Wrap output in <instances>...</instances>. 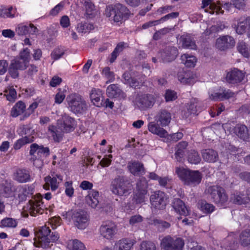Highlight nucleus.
<instances>
[{"label":"nucleus","mask_w":250,"mask_h":250,"mask_svg":"<svg viewBox=\"0 0 250 250\" xmlns=\"http://www.w3.org/2000/svg\"><path fill=\"white\" fill-rule=\"evenodd\" d=\"M154 118L156 123H149V131L160 137H166L168 136V132L162 127H165L169 124L171 120V113L166 109H161L157 112Z\"/></svg>","instance_id":"nucleus-1"},{"label":"nucleus","mask_w":250,"mask_h":250,"mask_svg":"<svg viewBox=\"0 0 250 250\" xmlns=\"http://www.w3.org/2000/svg\"><path fill=\"white\" fill-rule=\"evenodd\" d=\"M59 238L57 232H51L49 227L44 226L36 234V237L34 238V244L36 247L47 249L50 248L52 245L51 243L55 242Z\"/></svg>","instance_id":"nucleus-2"},{"label":"nucleus","mask_w":250,"mask_h":250,"mask_svg":"<svg viewBox=\"0 0 250 250\" xmlns=\"http://www.w3.org/2000/svg\"><path fill=\"white\" fill-rule=\"evenodd\" d=\"M128 14V8L120 3L107 6L104 11L105 16L111 21H113L115 22L121 21L124 18L127 17Z\"/></svg>","instance_id":"nucleus-3"},{"label":"nucleus","mask_w":250,"mask_h":250,"mask_svg":"<svg viewBox=\"0 0 250 250\" xmlns=\"http://www.w3.org/2000/svg\"><path fill=\"white\" fill-rule=\"evenodd\" d=\"M176 173L185 185L194 187L201 181L202 175L199 171H192L183 167H177Z\"/></svg>","instance_id":"nucleus-4"},{"label":"nucleus","mask_w":250,"mask_h":250,"mask_svg":"<svg viewBox=\"0 0 250 250\" xmlns=\"http://www.w3.org/2000/svg\"><path fill=\"white\" fill-rule=\"evenodd\" d=\"M66 100L70 110L75 114H82L87 109V104L80 95L71 94L67 96Z\"/></svg>","instance_id":"nucleus-5"},{"label":"nucleus","mask_w":250,"mask_h":250,"mask_svg":"<svg viewBox=\"0 0 250 250\" xmlns=\"http://www.w3.org/2000/svg\"><path fill=\"white\" fill-rule=\"evenodd\" d=\"M206 192L210 196L212 201L218 206H222L228 201V196L225 190L220 186H210L206 190Z\"/></svg>","instance_id":"nucleus-6"},{"label":"nucleus","mask_w":250,"mask_h":250,"mask_svg":"<svg viewBox=\"0 0 250 250\" xmlns=\"http://www.w3.org/2000/svg\"><path fill=\"white\" fill-rule=\"evenodd\" d=\"M66 214L71 217L75 226L78 229H84L88 226L89 216L86 211L83 210H71Z\"/></svg>","instance_id":"nucleus-7"},{"label":"nucleus","mask_w":250,"mask_h":250,"mask_svg":"<svg viewBox=\"0 0 250 250\" xmlns=\"http://www.w3.org/2000/svg\"><path fill=\"white\" fill-rule=\"evenodd\" d=\"M130 187V183L125 177L118 176L112 180L110 189L113 194L123 196L127 193Z\"/></svg>","instance_id":"nucleus-8"},{"label":"nucleus","mask_w":250,"mask_h":250,"mask_svg":"<svg viewBox=\"0 0 250 250\" xmlns=\"http://www.w3.org/2000/svg\"><path fill=\"white\" fill-rule=\"evenodd\" d=\"M42 200V197L39 193L34 196L29 200L27 208L31 216H35L37 214H41L43 213L45 206Z\"/></svg>","instance_id":"nucleus-9"},{"label":"nucleus","mask_w":250,"mask_h":250,"mask_svg":"<svg viewBox=\"0 0 250 250\" xmlns=\"http://www.w3.org/2000/svg\"><path fill=\"white\" fill-rule=\"evenodd\" d=\"M184 244V241L182 239H174L167 235L162 239L160 247L162 249L165 250H182Z\"/></svg>","instance_id":"nucleus-10"},{"label":"nucleus","mask_w":250,"mask_h":250,"mask_svg":"<svg viewBox=\"0 0 250 250\" xmlns=\"http://www.w3.org/2000/svg\"><path fill=\"white\" fill-rule=\"evenodd\" d=\"M100 235L104 239L111 240L117 233L118 228L115 223L111 221L103 222L99 229Z\"/></svg>","instance_id":"nucleus-11"},{"label":"nucleus","mask_w":250,"mask_h":250,"mask_svg":"<svg viewBox=\"0 0 250 250\" xmlns=\"http://www.w3.org/2000/svg\"><path fill=\"white\" fill-rule=\"evenodd\" d=\"M167 198L163 191L154 192L150 197L151 207L156 209H163L167 204Z\"/></svg>","instance_id":"nucleus-12"},{"label":"nucleus","mask_w":250,"mask_h":250,"mask_svg":"<svg viewBox=\"0 0 250 250\" xmlns=\"http://www.w3.org/2000/svg\"><path fill=\"white\" fill-rule=\"evenodd\" d=\"M155 102L154 96L150 94H140L136 98V104L142 109L150 108L154 105Z\"/></svg>","instance_id":"nucleus-13"},{"label":"nucleus","mask_w":250,"mask_h":250,"mask_svg":"<svg viewBox=\"0 0 250 250\" xmlns=\"http://www.w3.org/2000/svg\"><path fill=\"white\" fill-rule=\"evenodd\" d=\"M245 77V74L241 70L234 68L229 70L227 73L225 79L227 83L236 84L241 83Z\"/></svg>","instance_id":"nucleus-14"},{"label":"nucleus","mask_w":250,"mask_h":250,"mask_svg":"<svg viewBox=\"0 0 250 250\" xmlns=\"http://www.w3.org/2000/svg\"><path fill=\"white\" fill-rule=\"evenodd\" d=\"M178 54V51L174 46H166L158 53L163 62H170L174 60Z\"/></svg>","instance_id":"nucleus-15"},{"label":"nucleus","mask_w":250,"mask_h":250,"mask_svg":"<svg viewBox=\"0 0 250 250\" xmlns=\"http://www.w3.org/2000/svg\"><path fill=\"white\" fill-rule=\"evenodd\" d=\"M203 8L206 12L210 14L216 13V15L223 14L224 11L222 10L220 2L216 3L214 0H202Z\"/></svg>","instance_id":"nucleus-16"},{"label":"nucleus","mask_w":250,"mask_h":250,"mask_svg":"<svg viewBox=\"0 0 250 250\" xmlns=\"http://www.w3.org/2000/svg\"><path fill=\"white\" fill-rule=\"evenodd\" d=\"M45 184L43 187L44 189H49L50 187L52 191L56 190L59 184L62 181V176L60 174H56L52 175V177L48 176L44 178Z\"/></svg>","instance_id":"nucleus-17"},{"label":"nucleus","mask_w":250,"mask_h":250,"mask_svg":"<svg viewBox=\"0 0 250 250\" xmlns=\"http://www.w3.org/2000/svg\"><path fill=\"white\" fill-rule=\"evenodd\" d=\"M235 45L234 39L229 36H223L216 40V47L220 50H226Z\"/></svg>","instance_id":"nucleus-18"},{"label":"nucleus","mask_w":250,"mask_h":250,"mask_svg":"<svg viewBox=\"0 0 250 250\" xmlns=\"http://www.w3.org/2000/svg\"><path fill=\"white\" fill-rule=\"evenodd\" d=\"M58 125L63 133H68L73 131L75 125L74 120L67 116L62 117L58 122Z\"/></svg>","instance_id":"nucleus-19"},{"label":"nucleus","mask_w":250,"mask_h":250,"mask_svg":"<svg viewBox=\"0 0 250 250\" xmlns=\"http://www.w3.org/2000/svg\"><path fill=\"white\" fill-rule=\"evenodd\" d=\"M30 154L32 156L41 158L46 157L49 155V149L47 147L39 146L34 143L30 146Z\"/></svg>","instance_id":"nucleus-20"},{"label":"nucleus","mask_w":250,"mask_h":250,"mask_svg":"<svg viewBox=\"0 0 250 250\" xmlns=\"http://www.w3.org/2000/svg\"><path fill=\"white\" fill-rule=\"evenodd\" d=\"M106 94L110 98H119L120 99H125L126 96V94L119 86L115 84H110L107 87Z\"/></svg>","instance_id":"nucleus-21"},{"label":"nucleus","mask_w":250,"mask_h":250,"mask_svg":"<svg viewBox=\"0 0 250 250\" xmlns=\"http://www.w3.org/2000/svg\"><path fill=\"white\" fill-rule=\"evenodd\" d=\"M234 132L240 139L245 141H250V129L244 125L238 124L234 127Z\"/></svg>","instance_id":"nucleus-22"},{"label":"nucleus","mask_w":250,"mask_h":250,"mask_svg":"<svg viewBox=\"0 0 250 250\" xmlns=\"http://www.w3.org/2000/svg\"><path fill=\"white\" fill-rule=\"evenodd\" d=\"M250 27V16H242L237 20L236 32L239 34L245 33Z\"/></svg>","instance_id":"nucleus-23"},{"label":"nucleus","mask_w":250,"mask_h":250,"mask_svg":"<svg viewBox=\"0 0 250 250\" xmlns=\"http://www.w3.org/2000/svg\"><path fill=\"white\" fill-rule=\"evenodd\" d=\"M63 134L58 125L57 126L51 125L48 127L47 134L55 142H60L62 140Z\"/></svg>","instance_id":"nucleus-24"},{"label":"nucleus","mask_w":250,"mask_h":250,"mask_svg":"<svg viewBox=\"0 0 250 250\" xmlns=\"http://www.w3.org/2000/svg\"><path fill=\"white\" fill-rule=\"evenodd\" d=\"M235 93L229 89H223L221 92L209 94V99L213 101H223L234 97Z\"/></svg>","instance_id":"nucleus-25"},{"label":"nucleus","mask_w":250,"mask_h":250,"mask_svg":"<svg viewBox=\"0 0 250 250\" xmlns=\"http://www.w3.org/2000/svg\"><path fill=\"white\" fill-rule=\"evenodd\" d=\"M127 167L130 172L134 175H143L145 173L143 164L138 161L129 162Z\"/></svg>","instance_id":"nucleus-26"},{"label":"nucleus","mask_w":250,"mask_h":250,"mask_svg":"<svg viewBox=\"0 0 250 250\" xmlns=\"http://www.w3.org/2000/svg\"><path fill=\"white\" fill-rule=\"evenodd\" d=\"M172 207L178 213L187 216L188 214V210L184 203L179 198H175L172 202Z\"/></svg>","instance_id":"nucleus-27"},{"label":"nucleus","mask_w":250,"mask_h":250,"mask_svg":"<svg viewBox=\"0 0 250 250\" xmlns=\"http://www.w3.org/2000/svg\"><path fill=\"white\" fill-rule=\"evenodd\" d=\"M201 153L203 160L208 163H214L218 159V153L213 149H203Z\"/></svg>","instance_id":"nucleus-28"},{"label":"nucleus","mask_w":250,"mask_h":250,"mask_svg":"<svg viewBox=\"0 0 250 250\" xmlns=\"http://www.w3.org/2000/svg\"><path fill=\"white\" fill-rule=\"evenodd\" d=\"M188 145L186 141H181L178 143L175 147V157L178 162H182L185 155V150Z\"/></svg>","instance_id":"nucleus-29"},{"label":"nucleus","mask_w":250,"mask_h":250,"mask_svg":"<svg viewBox=\"0 0 250 250\" xmlns=\"http://www.w3.org/2000/svg\"><path fill=\"white\" fill-rule=\"evenodd\" d=\"M90 98L94 105L97 106L102 105L103 100L101 102V99L102 98V92L100 89L92 88L90 93Z\"/></svg>","instance_id":"nucleus-30"},{"label":"nucleus","mask_w":250,"mask_h":250,"mask_svg":"<svg viewBox=\"0 0 250 250\" xmlns=\"http://www.w3.org/2000/svg\"><path fill=\"white\" fill-rule=\"evenodd\" d=\"M99 193L97 191H90L86 197L87 203L93 208H96L99 204Z\"/></svg>","instance_id":"nucleus-31"},{"label":"nucleus","mask_w":250,"mask_h":250,"mask_svg":"<svg viewBox=\"0 0 250 250\" xmlns=\"http://www.w3.org/2000/svg\"><path fill=\"white\" fill-rule=\"evenodd\" d=\"M133 243L131 240L123 239L117 241L114 246V250H130Z\"/></svg>","instance_id":"nucleus-32"},{"label":"nucleus","mask_w":250,"mask_h":250,"mask_svg":"<svg viewBox=\"0 0 250 250\" xmlns=\"http://www.w3.org/2000/svg\"><path fill=\"white\" fill-rule=\"evenodd\" d=\"M30 175L28 171L20 169L15 173V179L20 183H25L30 180Z\"/></svg>","instance_id":"nucleus-33"},{"label":"nucleus","mask_w":250,"mask_h":250,"mask_svg":"<svg viewBox=\"0 0 250 250\" xmlns=\"http://www.w3.org/2000/svg\"><path fill=\"white\" fill-rule=\"evenodd\" d=\"M123 78L124 83L129 84L132 87H140L142 84V80H141V82H139L136 79L132 78L129 72H125L123 75Z\"/></svg>","instance_id":"nucleus-34"},{"label":"nucleus","mask_w":250,"mask_h":250,"mask_svg":"<svg viewBox=\"0 0 250 250\" xmlns=\"http://www.w3.org/2000/svg\"><path fill=\"white\" fill-rule=\"evenodd\" d=\"M26 109V105L24 102L21 101L18 102L12 107L11 110V116L13 117H17L22 114Z\"/></svg>","instance_id":"nucleus-35"},{"label":"nucleus","mask_w":250,"mask_h":250,"mask_svg":"<svg viewBox=\"0 0 250 250\" xmlns=\"http://www.w3.org/2000/svg\"><path fill=\"white\" fill-rule=\"evenodd\" d=\"M85 15L87 18H94L98 13L94 4L90 1H85L84 3Z\"/></svg>","instance_id":"nucleus-36"},{"label":"nucleus","mask_w":250,"mask_h":250,"mask_svg":"<svg viewBox=\"0 0 250 250\" xmlns=\"http://www.w3.org/2000/svg\"><path fill=\"white\" fill-rule=\"evenodd\" d=\"M94 28V26L93 24L82 22L77 24L76 30L78 33L83 35V34L89 33Z\"/></svg>","instance_id":"nucleus-37"},{"label":"nucleus","mask_w":250,"mask_h":250,"mask_svg":"<svg viewBox=\"0 0 250 250\" xmlns=\"http://www.w3.org/2000/svg\"><path fill=\"white\" fill-rule=\"evenodd\" d=\"M33 188L31 187H20L18 188V197L21 201L25 200L27 196L33 193Z\"/></svg>","instance_id":"nucleus-38"},{"label":"nucleus","mask_w":250,"mask_h":250,"mask_svg":"<svg viewBox=\"0 0 250 250\" xmlns=\"http://www.w3.org/2000/svg\"><path fill=\"white\" fill-rule=\"evenodd\" d=\"M182 42V46L183 48L189 49H194L196 48V44L191 37L188 35L183 36L181 37Z\"/></svg>","instance_id":"nucleus-39"},{"label":"nucleus","mask_w":250,"mask_h":250,"mask_svg":"<svg viewBox=\"0 0 250 250\" xmlns=\"http://www.w3.org/2000/svg\"><path fill=\"white\" fill-rule=\"evenodd\" d=\"M181 60L182 63L189 67H194L197 61L195 57L188 54L182 55L181 57Z\"/></svg>","instance_id":"nucleus-40"},{"label":"nucleus","mask_w":250,"mask_h":250,"mask_svg":"<svg viewBox=\"0 0 250 250\" xmlns=\"http://www.w3.org/2000/svg\"><path fill=\"white\" fill-rule=\"evenodd\" d=\"M231 199L234 203L238 205L245 204L249 202L247 195L239 192L234 194L231 197Z\"/></svg>","instance_id":"nucleus-41"},{"label":"nucleus","mask_w":250,"mask_h":250,"mask_svg":"<svg viewBox=\"0 0 250 250\" xmlns=\"http://www.w3.org/2000/svg\"><path fill=\"white\" fill-rule=\"evenodd\" d=\"M240 242L242 246L250 248V229L245 230L241 233Z\"/></svg>","instance_id":"nucleus-42"},{"label":"nucleus","mask_w":250,"mask_h":250,"mask_svg":"<svg viewBox=\"0 0 250 250\" xmlns=\"http://www.w3.org/2000/svg\"><path fill=\"white\" fill-rule=\"evenodd\" d=\"M201 159L198 152L194 150L188 151V161L192 164H198L200 163Z\"/></svg>","instance_id":"nucleus-43"},{"label":"nucleus","mask_w":250,"mask_h":250,"mask_svg":"<svg viewBox=\"0 0 250 250\" xmlns=\"http://www.w3.org/2000/svg\"><path fill=\"white\" fill-rule=\"evenodd\" d=\"M33 137L30 136H25L16 141L14 144V148L16 150L20 149L23 145L33 142Z\"/></svg>","instance_id":"nucleus-44"},{"label":"nucleus","mask_w":250,"mask_h":250,"mask_svg":"<svg viewBox=\"0 0 250 250\" xmlns=\"http://www.w3.org/2000/svg\"><path fill=\"white\" fill-rule=\"evenodd\" d=\"M198 101L194 99H192L187 105V108L188 112L190 114H196L199 109L198 108Z\"/></svg>","instance_id":"nucleus-45"},{"label":"nucleus","mask_w":250,"mask_h":250,"mask_svg":"<svg viewBox=\"0 0 250 250\" xmlns=\"http://www.w3.org/2000/svg\"><path fill=\"white\" fill-rule=\"evenodd\" d=\"M237 50L244 57L249 58L250 56V52L248 50V45L246 43L243 41L239 42L237 46Z\"/></svg>","instance_id":"nucleus-46"},{"label":"nucleus","mask_w":250,"mask_h":250,"mask_svg":"<svg viewBox=\"0 0 250 250\" xmlns=\"http://www.w3.org/2000/svg\"><path fill=\"white\" fill-rule=\"evenodd\" d=\"M102 75L107 80L106 83H111L115 80V75L113 71L110 70L109 67H105L103 68L102 71Z\"/></svg>","instance_id":"nucleus-47"},{"label":"nucleus","mask_w":250,"mask_h":250,"mask_svg":"<svg viewBox=\"0 0 250 250\" xmlns=\"http://www.w3.org/2000/svg\"><path fill=\"white\" fill-rule=\"evenodd\" d=\"M17 225L16 220L7 217L1 220L0 226L2 228H15Z\"/></svg>","instance_id":"nucleus-48"},{"label":"nucleus","mask_w":250,"mask_h":250,"mask_svg":"<svg viewBox=\"0 0 250 250\" xmlns=\"http://www.w3.org/2000/svg\"><path fill=\"white\" fill-rule=\"evenodd\" d=\"M178 78L181 83L184 84H191L193 83V78H190L189 75L188 73H178Z\"/></svg>","instance_id":"nucleus-49"},{"label":"nucleus","mask_w":250,"mask_h":250,"mask_svg":"<svg viewBox=\"0 0 250 250\" xmlns=\"http://www.w3.org/2000/svg\"><path fill=\"white\" fill-rule=\"evenodd\" d=\"M10 64L19 70H23L28 67V65L23 61L20 60L17 58L12 60Z\"/></svg>","instance_id":"nucleus-50"},{"label":"nucleus","mask_w":250,"mask_h":250,"mask_svg":"<svg viewBox=\"0 0 250 250\" xmlns=\"http://www.w3.org/2000/svg\"><path fill=\"white\" fill-rule=\"evenodd\" d=\"M4 94L8 101L14 102L17 98V92L15 89L12 87H9L6 89L4 91Z\"/></svg>","instance_id":"nucleus-51"},{"label":"nucleus","mask_w":250,"mask_h":250,"mask_svg":"<svg viewBox=\"0 0 250 250\" xmlns=\"http://www.w3.org/2000/svg\"><path fill=\"white\" fill-rule=\"evenodd\" d=\"M0 191L1 194L4 196L6 197H9L12 193L11 184L6 181L5 184L1 186L0 188Z\"/></svg>","instance_id":"nucleus-52"},{"label":"nucleus","mask_w":250,"mask_h":250,"mask_svg":"<svg viewBox=\"0 0 250 250\" xmlns=\"http://www.w3.org/2000/svg\"><path fill=\"white\" fill-rule=\"evenodd\" d=\"M215 207L211 204L206 201H202L201 203V209L205 213H211L215 210Z\"/></svg>","instance_id":"nucleus-53"},{"label":"nucleus","mask_w":250,"mask_h":250,"mask_svg":"<svg viewBox=\"0 0 250 250\" xmlns=\"http://www.w3.org/2000/svg\"><path fill=\"white\" fill-rule=\"evenodd\" d=\"M156 247L154 243L151 241H143L140 246L139 250H156Z\"/></svg>","instance_id":"nucleus-54"},{"label":"nucleus","mask_w":250,"mask_h":250,"mask_svg":"<svg viewBox=\"0 0 250 250\" xmlns=\"http://www.w3.org/2000/svg\"><path fill=\"white\" fill-rule=\"evenodd\" d=\"M147 192V190L136 191L135 199L137 203H142L146 201V195Z\"/></svg>","instance_id":"nucleus-55"},{"label":"nucleus","mask_w":250,"mask_h":250,"mask_svg":"<svg viewBox=\"0 0 250 250\" xmlns=\"http://www.w3.org/2000/svg\"><path fill=\"white\" fill-rule=\"evenodd\" d=\"M151 71L150 70V66L148 64H144L142 66V73L143 74L141 75V76L140 77L139 75H135V77L140 80L139 82H141V80H142V83H143V81L144 80V77L146 76H149Z\"/></svg>","instance_id":"nucleus-56"},{"label":"nucleus","mask_w":250,"mask_h":250,"mask_svg":"<svg viewBox=\"0 0 250 250\" xmlns=\"http://www.w3.org/2000/svg\"><path fill=\"white\" fill-rule=\"evenodd\" d=\"M171 30V28H164L156 31L153 35V39L154 40H158L162 38L163 36L169 33Z\"/></svg>","instance_id":"nucleus-57"},{"label":"nucleus","mask_w":250,"mask_h":250,"mask_svg":"<svg viewBox=\"0 0 250 250\" xmlns=\"http://www.w3.org/2000/svg\"><path fill=\"white\" fill-rule=\"evenodd\" d=\"M248 0H232L233 5L239 10H244L246 7Z\"/></svg>","instance_id":"nucleus-58"},{"label":"nucleus","mask_w":250,"mask_h":250,"mask_svg":"<svg viewBox=\"0 0 250 250\" xmlns=\"http://www.w3.org/2000/svg\"><path fill=\"white\" fill-rule=\"evenodd\" d=\"M64 186L66 195L69 197H72L74 192V189L72 187V182L71 181L66 182L64 183Z\"/></svg>","instance_id":"nucleus-59"},{"label":"nucleus","mask_w":250,"mask_h":250,"mask_svg":"<svg viewBox=\"0 0 250 250\" xmlns=\"http://www.w3.org/2000/svg\"><path fill=\"white\" fill-rule=\"evenodd\" d=\"M29 51L27 48L24 49L21 52L19 57H17L20 60L23 61L26 64L28 65L29 62Z\"/></svg>","instance_id":"nucleus-60"},{"label":"nucleus","mask_w":250,"mask_h":250,"mask_svg":"<svg viewBox=\"0 0 250 250\" xmlns=\"http://www.w3.org/2000/svg\"><path fill=\"white\" fill-rule=\"evenodd\" d=\"M64 53V51L63 49L59 48H56L51 53V58L54 60H58L63 55Z\"/></svg>","instance_id":"nucleus-61"},{"label":"nucleus","mask_w":250,"mask_h":250,"mask_svg":"<svg viewBox=\"0 0 250 250\" xmlns=\"http://www.w3.org/2000/svg\"><path fill=\"white\" fill-rule=\"evenodd\" d=\"M147 184L144 178H141L137 183V191L147 190Z\"/></svg>","instance_id":"nucleus-62"},{"label":"nucleus","mask_w":250,"mask_h":250,"mask_svg":"<svg viewBox=\"0 0 250 250\" xmlns=\"http://www.w3.org/2000/svg\"><path fill=\"white\" fill-rule=\"evenodd\" d=\"M63 7L64 3L63 2L59 3L50 11L49 14L52 16L57 15L63 9Z\"/></svg>","instance_id":"nucleus-63"},{"label":"nucleus","mask_w":250,"mask_h":250,"mask_svg":"<svg viewBox=\"0 0 250 250\" xmlns=\"http://www.w3.org/2000/svg\"><path fill=\"white\" fill-rule=\"evenodd\" d=\"M72 246V250H85L83 244L78 240H75L70 244Z\"/></svg>","instance_id":"nucleus-64"}]
</instances>
